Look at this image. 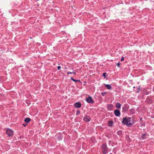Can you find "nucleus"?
<instances>
[{"mask_svg":"<svg viewBox=\"0 0 154 154\" xmlns=\"http://www.w3.org/2000/svg\"><path fill=\"white\" fill-rule=\"evenodd\" d=\"M80 111L79 110H77V113L76 114V115H78L79 114H80Z\"/></svg>","mask_w":154,"mask_h":154,"instance_id":"obj_21","label":"nucleus"},{"mask_svg":"<svg viewBox=\"0 0 154 154\" xmlns=\"http://www.w3.org/2000/svg\"><path fill=\"white\" fill-rule=\"evenodd\" d=\"M130 112L131 114H133L135 113V110L134 109H131L130 110Z\"/></svg>","mask_w":154,"mask_h":154,"instance_id":"obj_16","label":"nucleus"},{"mask_svg":"<svg viewBox=\"0 0 154 154\" xmlns=\"http://www.w3.org/2000/svg\"><path fill=\"white\" fill-rule=\"evenodd\" d=\"M121 104L117 102L116 103V108L119 109L121 108Z\"/></svg>","mask_w":154,"mask_h":154,"instance_id":"obj_11","label":"nucleus"},{"mask_svg":"<svg viewBox=\"0 0 154 154\" xmlns=\"http://www.w3.org/2000/svg\"><path fill=\"white\" fill-rule=\"evenodd\" d=\"M6 133L8 137H10L13 135V131L11 129L7 128L6 131Z\"/></svg>","mask_w":154,"mask_h":154,"instance_id":"obj_4","label":"nucleus"},{"mask_svg":"<svg viewBox=\"0 0 154 154\" xmlns=\"http://www.w3.org/2000/svg\"><path fill=\"white\" fill-rule=\"evenodd\" d=\"M106 107L107 109L108 110L110 111L112 109L114 106L112 104H108L107 105Z\"/></svg>","mask_w":154,"mask_h":154,"instance_id":"obj_7","label":"nucleus"},{"mask_svg":"<svg viewBox=\"0 0 154 154\" xmlns=\"http://www.w3.org/2000/svg\"><path fill=\"white\" fill-rule=\"evenodd\" d=\"M105 86L108 89H110L112 88L111 86L109 84L105 85Z\"/></svg>","mask_w":154,"mask_h":154,"instance_id":"obj_15","label":"nucleus"},{"mask_svg":"<svg viewBox=\"0 0 154 154\" xmlns=\"http://www.w3.org/2000/svg\"><path fill=\"white\" fill-rule=\"evenodd\" d=\"M70 79L76 83H79L81 82V81L80 80H76L74 79L72 77H71Z\"/></svg>","mask_w":154,"mask_h":154,"instance_id":"obj_12","label":"nucleus"},{"mask_svg":"<svg viewBox=\"0 0 154 154\" xmlns=\"http://www.w3.org/2000/svg\"><path fill=\"white\" fill-rule=\"evenodd\" d=\"M72 73H73L74 75H76V73L74 72H72Z\"/></svg>","mask_w":154,"mask_h":154,"instance_id":"obj_27","label":"nucleus"},{"mask_svg":"<svg viewBox=\"0 0 154 154\" xmlns=\"http://www.w3.org/2000/svg\"><path fill=\"white\" fill-rule=\"evenodd\" d=\"M86 100L87 102L89 103H94V100H93L91 97L89 96L88 97L86 98Z\"/></svg>","mask_w":154,"mask_h":154,"instance_id":"obj_5","label":"nucleus"},{"mask_svg":"<svg viewBox=\"0 0 154 154\" xmlns=\"http://www.w3.org/2000/svg\"><path fill=\"white\" fill-rule=\"evenodd\" d=\"M140 90V86H139V87L138 88H137V92L138 93L139 92Z\"/></svg>","mask_w":154,"mask_h":154,"instance_id":"obj_22","label":"nucleus"},{"mask_svg":"<svg viewBox=\"0 0 154 154\" xmlns=\"http://www.w3.org/2000/svg\"><path fill=\"white\" fill-rule=\"evenodd\" d=\"M116 65L117 66H118V67H120V63L119 62H118V63H117V64H116Z\"/></svg>","mask_w":154,"mask_h":154,"instance_id":"obj_23","label":"nucleus"},{"mask_svg":"<svg viewBox=\"0 0 154 154\" xmlns=\"http://www.w3.org/2000/svg\"><path fill=\"white\" fill-rule=\"evenodd\" d=\"M30 120L31 119L30 118L27 117L25 119L24 122L26 123H28L30 122Z\"/></svg>","mask_w":154,"mask_h":154,"instance_id":"obj_13","label":"nucleus"},{"mask_svg":"<svg viewBox=\"0 0 154 154\" xmlns=\"http://www.w3.org/2000/svg\"><path fill=\"white\" fill-rule=\"evenodd\" d=\"M37 1H38V0H37Z\"/></svg>","mask_w":154,"mask_h":154,"instance_id":"obj_30","label":"nucleus"},{"mask_svg":"<svg viewBox=\"0 0 154 154\" xmlns=\"http://www.w3.org/2000/svg\"><path fill=\"white\" fill-rule=\"evenodd\" d=\"M74 106L76 108H79L81 107V104L79 102L75 103L74 104Z\"/></svg>","mask_w":154,"mask_h":154,"instance_id":"obj_9","label":"nucleus"},{"mask_svg":"<svg viewBox=\"0 0 154 154\" xmlns=\"http://www.w3.org/2000/svg\"><path fill=\"white\" fill-rule=\"evenodd\" d=\"M129 108V106L127 104H125L122 107V112L124 113L126 112Z\"/></svg>","mask_w":154,"mask_h":154,"instance_id":"obj_3","label":"nucleus"},{"mask_svg":"<svg viewBox=\"0 0 154 154\" xmlns=\"http://www.w3.org/2000/svg\"><path fill=\"white\" fill-rule=\"evenodd\" d=\"M113 122L112 121L110 120L108 122L107 125L108 127H112L113 125Z\"/></svg>","mask_w":154,"mask_h":154,"instance_id":"obj_10","label":"nucleus"},{"mask_svg":"<svg viewBox=\"0 0 154 154\" xmlns=\"http://www.w3.org/2000/svg\"><path fill=\"white\" fill-rule=\"evenodd\" d=\"M133 88H135V86L133 87Z\"/></svg>","mask_w":154,"mask_h":154,"instance_id":"obj_29","label":"nucleus"},{"mask_svg":"<svg viewBox=\"0 0 154 154\" xmlns=\"http://www.w3.org/2000/svg\"><path fill=\"white\" fill-rule=\"evenodd\" d=\"M148 136L146 134H144L142 136V139H144L147 136Z\"/></svg>","mask_w":154,"mask_h":154,"instance_id":"obj_17","label":"nucleus"},{"mask_svg":"<svg viewBox=\"0 0 154 154\" xmlns=\"http://www.w3.org/2000/svg\"><path fill=\"white\" fill-rule=\"evenodd\" d=\"M106 74L107 73L106 72H104L103 74L102 75L105 78H106L107 77V76H106Z\"/></svg>","mask_w":154,"mask_h":154,"instance_id":"obj_19","label":"nucleus"},{"mask_svg":"<svg viewBox=\"0 0 154 154\" xmlns=\"http://www.w3.org/2000/svg\"><path fill=\"white\" fill-rule=\"evenodd\" d=\"M91 120V119L90 116H85L83 119V120L86 122H90Z\"/></svg>","mask_w":154,"mask_h":154,"instance_id":"obj_8","label":"nucleus"},{"mask_svg":"<svg viewBox=\"0 0 154 154\" xmlns=\"http://www.w3.org/2000/svg\"><path fill=\"white\" fill-rule=\"evenodd\" d=\"M115 115L117 117H119L121 115V112L118 109H115L114 112Z\"/></svg>","mask_w":154,"mask_h":154,"instance_id":"obj_6","label":"nucleus"},{"mask_svg":"<svg viewBox=\"0 0 154 154\" xmlns=\"http://www.w3.org/2000/svg\"><path fill=\"white\" fill-rule=\"evenodd\" d=\"M117 134L119 136H122V131H121L120 130L118 131H117Z\"/></svg>","mask_w":154,"mask_h":154,"instance_id":"obj_14","label":"nucleus"},{"mask_svg":"<svg viewBox=\"0 0 154 154\" xmlns=\"http://www.w3.org/2000/svg\"><path fill=\"white\" fill-rule=\"evenodd\" d=\"M23 125L24 126H26V125H25L24 124H23Z\"/></svg>","mask_w":154,"mask_h":154,"instance_id":"obj_28","label":"nucleus"},{"mask_svg":"<svg viewBox=\"0 0 154 154\" xmlns=\"http://www.w3.org/2000/svg\"><path fill=\"white\" fill-rule=\"evenodd\" d=\"M101 149L102 150L103 154H106L108 152V148L106 143H103L102 145Z\"/></svg>","mask_w":154,"mask_h":154,"instance_id":"obj_2","label":"nucleus"},{"mask_svg":"<svg viewBox=\"0 0 154 154\" xmlns=\"http://www.w3.org/2000/svg\"><path fill=\"white\" fill-rule=\"evenodd\" d=\"M122 123L123 124L126 125L128 127H130L134 123V122L132 121V119L131 117H127L123 119Z\"/></svg>","mask_w":154,"mask_h":154,"instance_id":"obj_1","label":"nucleus"},{"mask_svg":"<svg viewBox=\"0 0 154 154\" xmlns=\"http://www.w3.org/2000/svg\"><path fill=\"white\" fill-rule=\"evenodd\" d=\"M67 73L68 74H72V72H67Z\"/></svg>","mask_w":154,"mask_h":154,"instance_id":"obj_26","label":"nucleus"},{"mask_svg":"<svg viewBox=\"0 0 154 154\" xmlns=\"http://www.w3.org/2000/svg\"><path fill=\"white\" fill-rule=\"evenodd\" d=\"M106 94V92H103L101 93V95L104 96L105 94Z\"/></svg>","mask_w":154,"mask_h":154,"instance_id":"obj_18","label":"nucleus"},{"mask_svg":"<svg viewBox=\"0 0 154 154\" xmlns=\"http://www.w3.org/2000/svg\"><path fill=\"white\" fill-rule=\"evenodd\" d=\"M124 57H122L121 58V61H124Z\"/></svg>","mask_w":154,"mask_h":154,"instance_id":"obj_24","label":"nucleus"},{"mask_svg":"<svg viewBox=\"0 0 154 154\" xmlns=\"http://www.w3.org/2000/svg\"><path fill=\"white\" fill-rule=\"evenodd\" d=\"M61 68V66H58L57 67V69L58 70H59Z\"/></svg>","mask_w":154,"mask_h":154,"instance_id":"obj_25","label":"nucleus"},{"mask_svg":"<svg viewBox=\"0 0 154 154\" xmlns=\"http://www.w3.org/2000/svg\"><path fill=\"white\" fill-rule=\"evenodd\" d=\"M58 139L59 140H61L62 139V137L61 136H58L57 137Z\"/></svg>","mask_w":154,"mask_h":154,"instance_id":"obj_20","label":"nucleus"}]
</instances>
